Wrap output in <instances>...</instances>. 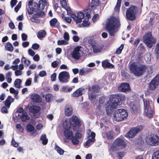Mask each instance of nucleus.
Wrapping results in <instances>:
<instances>
[{
	"label": "nucleus",
	"instance_id": "15",
	"mask_svg": "<svg viewBox=\"0 0 159 159\" xmlns=\"http://www.w3.org/2000/svg\"><path fill=\"white\" fill-rule=\"evenodd\" d=\"M18 113H20L18 114V116L23 121H25L26 120H29V118L27 113L24 111L22 107L19 108L17 110Z\"/></svg>",
	"mask_w": 159,
	"mask_h": 159
},
{
	"label": "nucleus",
	"instance_id": "48",
	"mask_svg": "<svg viewBox=\"0 0 159 159\" xmlns=\"http://www.w3.org/2000/svg\"><path fill=\"white\" fill-rule=\"evenodd\" d=\"M107 98L106 97L104 96H102L99 99V103L100 104H103L107 100Z\"/></svg>",
	"mask_w": 159,
	"mask_h": 159
},
{
	"label": "nucleus",
	"instance_id": "5",
	"mask_svg": "<svg viewBox=\"0 0 159 159\" xmlns=\"http://www.w3.org/2000/svg\"><path fill=\"white\" fill-rule=\"evenodd\" d=\"M144 43L149 48H151L156 43V39L152 37L151 32L146 33L143 37Z\"/></svg>",
	"mask_w": 159,
	"mask_h": 159
},
{
	"label": "nucleus",
	"instance_id": "28",
	"mask_svg": "<svg viewBox=\"0 0 159 159\" xmlns=\"http://www.w3.org/2000/svg\"><path fill=\"white\" fill-rule=\"evenodd\" d=\"M131 110L134 113L138 112L139 109V104H134L131 103L130 105Z\"/></svg>",
	"mask_w": 159,
	"mask_h": 159
},
{
	"label": "nucleus",
	"instance_id": "43",
	"mask_svg": "<svg viewBox=\"0 0 159 159\" xmlns=\"http://www.w3.org/2000/svg\"><path fill=\"white\" fill-rule=\"evenodd\" d=\"M68 43V42L64 40H58L57 41V44L59 45H66Z\"/></svg>",
	"mask_w": 159,
	"mask_h": 159
},
{
	"label": "nucleus",
	"instance_id": "16",
	"mask_svg": "<svg viewBox=\"0 0 159 159\" xmlns=\"http://www.w3.org/2000/svg\"><path fill=\"white\" fill-rule=\"evenodd\" d=\"M95 134L94 132H91L90 134H89L87 138L88 140L84 144V146L85 148L89 147L95 141Z\"/></svg>",
	"mask_w": 159,
	"mask_h": 159
},
{
	"label": "nucleus",
	"instance_id": "33",
	"mask_svg": "<svg viewBox=\"0 0 159 159\" xmlns=\"http://www.w3.org/2000/svg\"><path fill=\"white\" fill-rule=\"evenodd\" d=\"M21 83V80L20 79H16L14 82V85L15 87L18 89L21 88L20 84Z\"/></svg>",
	"mask_w": 159,
	"mask_h": 159
},
{
	"label": "nucleus",
	"instance_id": "18",
	"mask_svg": "<svg viewBox=\"0 0 159 159\" xmlns=\"http://www.w3.org/2000/svg\"><path fill=\"white\" fill-rule=\"evenodd\" d=\"M159 84V74L152 80L149 84V88L153 90L155 89Z\"/></svg>",
	"mask_w": 159,
	"mask_h": 159
},
{
	"label": "nucleus",
	"instance_id": "20",
	"mask_svg": "<svg viewBox=\"0 0 159 159\" xmlns=\"http://www.w3.org/2000/svg\"><path fill=\"white\" fill-rule=\"evenodd\" d=\"M116 107H117L115 106V104H112V103H110L108 102H107L105 104L106 110L107 114L111 113L113 110Z\"/></svg>",
	"mask_w": 159,
	"mask_h": 159
},
{
	"label": "nucleus",
	"instance_id": "12",
	"mask_svg": "<svg viewBox=\"0 0 159 159\" xmlns=\"http://www.w3.org/2000/svg\"><path fill=\"white\" fill-rule=\"evenodd\" d=\"M80 47L75 48L71 53L72 57L76 60H79L83 55V52Z\"/></svg>",
	"mask_w": 159,
	"mask_h": 159
},
{
	"label": "nucleus",
	"instance_id": "37",
	"mask_svg": "<svg viewBox=\"0 0 159 159\" xmlns=\"http://www.w3.org/2000/svg\"><path fill=\"white\" fill-rule=\"evenodd\" d=\"M73 87H68L67 86H63L61 88V91L64 92H70L72 90Z\"/></svg>",
	"mask_w": 159,
	"mask_h": 159
},
{
	"label": "nucleus",
	"instance_id": "26",
	"mask_svg": "<svg viewBox=\"0 0 159 159\" xmlns=\"http://www.w3.org/2000/svg\"><path fill=\"white\" fill-rule=\"evenodd\" d=\"M30 98L33 102H40L41 101V97L38 94L34 93L30 96Z\"/></svg>",
	"mask_w": 159,
	"mask_h": 159
},
{
	"label": "nucleus",
	"instance_id": "31",
	"mask_svg": "<svg viewBox=\"0 0 159 159\" xmlns=\"http://www.w3.org/2000/svg\"><path fill=\"white\" fill-rule=\"evenodd\" d=\"M40 140L42 141V144L44 145H46L48 142V139L45 134H42L40 138Z\"/></svg>",
	"mask_w": 159,
	"mask_h": 159
},
{
	"label": "nucleus",
	"instance_id": "13",
	"mask_svg": "<svg viewBox=\"0 0 159 159\" xmlns=\"http://www.w3.org/2000/svg\"><path fill=\"white\" fill-rule=\"evenodd\" d=\"M89 42L90 43L94 53H98L102 51L103 48V46L102 44L97 43L95 41L93 40H89Z\"/></svg>",
	"mask_w": 159,
	"mask_h": 159
},
{
	"label": "nucleus",
	"instance_id": "34",
	"mask_svg": "<svg viewBox=\"0 0 159 159\" xmlns=\"http://www.w3.org/2000/svg\"><path fill=\"white\" fill-rule=\"evenodd\" d=\"M58 22L57 20L55 18L51 19L50 21V24L51 26L53 28L58 25Z\"/></svg>",
	"mask_w": 159,
	"mask_h": 159
},
{
	"label": "nucleus",
	"instance_id": "14",
	"mask_svg": "<svg viewBox=\"0 0 159 159\" xmlns=\"http://www.w3.org/2000/svg\"><path fill=\"white\" fill-rule=\"evenodd\" d=\"M135 7L134 6L130 7L126 11L127 18L131 20H134L135 18Z\"/></svg>",
	"mask_w": 159,
	"mask_h": 159
},
{
	"label": "nucleus",
	"instance_id": "29",
	"mask_svg": "<svg viewBox=\"0 0 159 159\" xmlns=\"http://www.w3.org/2000/svg\"><path fill=\"white\" fill-rule=\"evenodd\" d=\"M5 49L10 52H12L14 49V48L12 44L9 42H7L5 46Z\"/></svg>",
	"mask_w": 159,
	"mask_h": 159
},
{
	"label": "nucleus",
	"instance_id": "63",
	"mask_svg": "<svg viewBox=\"0 0 159 159\" xmlns=\"http://www.w3.org/2000/svg\"><path fill=\"white\" fill-rule=\"evenodd\" d=\"M150 54L149 53L147 54L145 57V60L148 62L150 61Z\"/></svg>",
	"mask_w": 159,
	"mask_h": 159
},
{
	"label": "nucleus",
	"instance_id": "57",
	"mask_svg": "<svg viewBox=\"0 0 159 159\" xmlns=\"http://www.w3.org/2000/svg\"><path fill=\"white\" fill-rule=\"evenodd\" d=\"M28 13L29 14H32L34 12V9L32 8V7H29L27 9Z\"/></svg>",
	"mask_w": 159,
	"mask_h": 159
},
{
	"label": "nucleus",
	"instance_id": "40",
	"mask_svg": "<svg viewBox=\"0 0 159 159\" xmlns=\"http://www.w3.org/2000/svg\"><path fill=\"white\" fill-rule=\"evenodd\" d=\"M90 69L89 68H83L80 70L79 74L81 75H82L85 73H88L90 71Z\"/></svg>",
	"mask_w": 159,
	"mask_h": 159
},
{
	"label": "nucleus",
	"instance_id": "55",
	"mask_svg": "<svg viewBox=\"0 0 159 159\" xmlns=\"http://www.w3.org/2000/svg\"><path fill=\"white\" fill-rule=\"evenodd\" d=\"M90 9H87L84 11L85 13L86 14V16L88 18L91 17V16L90 14Z\"/></svg>",
	"mask_w": 159,
	"mask_h": 159
},
{
	"label": "nucleus",
	"instance_id": "62",
	"mask_svg": "<svg viewBox=\"0 0 159 159\" xmlns=\"http://www.w3.org/2000/svg\"><path fill=\"white\" fill-rule=\"evenodd\" d=\"M39 47V45L37 43L33 44L32 46V48L34 50H37Z\"/></svg>",
	"mask_w": 159,
	"mask_h": 159
},
{
	"label": "nucleus",
	"instance_id": "56",
	"mask_svg": "<svg viewBox=\"0 0 159 159\" xmlns=\"http://www.w3.org/2000/svg\"><path fill=\"white\" fill-rule=\"evenodd\" d=\"M32 79L31 78H28L26 80L25 84L26 86H30L31 83Z\"/></svg>",
	"mask_w": 159,
	"mask_h": 159
},
{
	"label": "nucleus",
	"instance_id": "58",
	"mask_svg": "<svg viewBox=\"0 0 159 159\" xmlns=\"http://www.w3.org/2000/svg\"><path fill=\"white\" fill-rule=\"evenodd\" d=\"M15 74L16 76L21 75L22 74V71L17 69L15 71Z\"/></svg>",
	"mask_w": 159,
	"mask_h": 159
},
{
	"label": "nucleus",
	"instance_id": "10",
	"mask_svg": "<svg viewBox=\"0 0 159 159\" xmlns=\"http://www.w3.org/2000/svg\"><path fill=\"white\" fill-rule=\"evenodd\" d=\"M70 75L68 72L63 71L61 72L59 74L58 79L60 82L62 83H66L69 81Z\"/></svg>",
	"mask_w": 159,
	"mask_h": 159
},
{
	"label": "nucleus",
	"instance_id": "49",
	"mask_svg": "<svg viewBox=\"0 0 159 159\" xmlns=\"http://www.w3.org/2000/svg\"><path fill=\"white\" fill-rule=\"evenodd\" d=\"M124 48V45L122 44L116 50V53L118 54H120Z\"/></svg>",
	"mask_w": 159,
	"mask_h": 159
},
{
	"label": "nucleus",
	"instance_id": "32",
	"mask_svg": "<svg viewBox=\"0 0 159 159\" xmlns=\"http://www.w3.org/2000/svg\"><path fill=\"white\" fill-rule=\"evenodd\" d=\"M21 62L25 66H28L30 63V61L26 59L25 57H23L21 59Z\"/></svg>",
	"mask_w": 159,
	"mask_h": 159
},
{
	"label": "nucleus",
	"instance_id": "4",
	"mask_svg": "<svg viewBox=\"0 0 159 159\" xmlns=\"http://www.w3.org/2000/svg\"><path fill=\"white\" fill-rule=\"evenodd\" d=\"M126 145L122 139L118 138L115 140L112 144L111 150L114 151L119 149H123L125 148Z\"/></svg>",
	"mask_w": 159,
	"mask_h": 159
},
{
	"label": "nucleus",
	"instance_id": "41",
	"mask_svg": "<svg viewBox=\"0 0 159 159\" xmlns=\"http://www.w3.org/2000/svg\"><path fill=\"white\" fill-rule=\"evenodd\" d=\"M71 142L74 145H76L78 144L79 142L78 139L76 138L75 137L72 136L71 138Z\"/></svg>",
	"mask_w": 159,
	"mask_h": 159
},
{
	"label": "nucleus",
	"instance_id": "25",
	"mask_svg": "<svg viewBox=\"0 0 159 159\" xmlns=\"http://www.w3.org/2000/svg\"><path fill=\"white\" fill-rule=\"evenodd\" d=\"M85 90L84 89L81 88L78 89L73 93V96L75 97H77L82 95L84 92Z\"/></svg>",
	"mask_w": 159,
	"mask_h": 159
},
{
	"label": "nucleus",
	"instance_id": "50",
	"mask_svg": "<svg viewBox=\"0 0 159 159\" xmlns=\"http://www.w3.org/2000/svg\"><path fill=\"white\" fill-rule=\"evenodd\" d=\"M99 4V0H92L91 7H93L98 6Z\"/></svg>",
	"mask_w": 159,
	"mask_h": 159
},
{
	"label": "nucleus",
	"instance_id": "60",
	"mask_svg": "<svg viewBox=\"0 0 159 159\" xmlns=\"http://www.w3.org/2000/svg\"><path fill=\"white\" fill-rule=\"evenodd\" d=\"M64 38L66 41H68L69 39V34L67 32H65L64 35Z\"/></svg>",
	"mask_w": 159,
	"mask_h": 159
},
{
	"label": "nucleus",
	"instance_id": "11",
	"mask_svg": "<svg viewBox=\"0 0 159 159\" xmlns=\"http://www.w3.org/2000/svg\"><path fill=\"white\" fill-rule=\"evenodd\" d=\"M143 128V127L142 125L139 126L136 128H133L125 135V136L129 138H132L134 137L138 132L142 130Z\"/></svg>",
	"mask_w": 159,
	"mask_h": 159
},
{
	"label": "nucleus",
	"instance_id": "1",
	"mask_svg": "<svg viewBox=\"0 0 159 159\" xmlns=\"http://www.w3.org/2000/svg\"><path fill=\"white\" fill-rule=\"evenodd\" d=\"M120 26L119 20L118 18L111 17L108 18L106 22V27L109 35L111 36L114 35L117 32V28Z\"/></svg>",
	"mask_w": 159,
	"mask_h": 159
},
{
	"label": "nucleus",
	"instance_id": "52",
	"mask_svg": "<svg viewBox=\"0 0 159 159\" xmlns=\"http://www.w3.org/2000/svg\"><path fill=\"white\" fill-rule=\"evenodd\" d=\"M38 17L36 16L35 15H34V14L32 16V17L31 18V20L33 22H34L35 23H38L39 22V21L37 19Z\"/></svg>",
	"mask_w": 159,
	"mask_h": 159
},
{
	"label": "nucleus",
	"instance_id": "42",
	"mask_svg": "<svg viewBox=\"0 0 159 159\" xmlns=\"http://www.w3.org/2000/svg\"><path fill=\"white\" fill-rule=\"evenodd\" d=\"M34 15H35L36 16L38 17H42L45 16V13L43 11H39L34 14Z\"/></svg>",
	"mask_w": 159,
	"mask_h": 159
},
{
	"label": "nucleus",
	"instance_id": "59",
	"mask_svg": "<svg viewBox=\"0 0 159 159\" xmlns=\"http://www.w3.org/2000/svg\"><path fill=\"white\" fill-rule=\"evenodd\" d=\"M118 157L119 159H122L125 155V153L123 152H117Z\"/></svg>",
	"mask_w": 159,
	"mask_h": 159
},
{
	"label": "nucleus",
	"instance_id": "22",
	"mask_svg": "<svg viewBox=\"0 0 159 159\" xmlns=\"http://www.w3.org/2000/svg\"><path fill=\"white\" fill-rule=\"evenodd\" d=\"M119 101L118 96L116 95H112L110 96L109 101L107 102L115 105L116 107L118 106Z\"/></svg>",
	"mask_w": 159,
	"mask_h": 159
},
{
	"label": "nucleus",
	"instance_id": "35",
	"mask_svg": "<svg viewBox=\"0 0 159 159\" xmlns=\"http://www.w3.org/2000/svg\"><path fill=\"white\" fill-rule=\"evenodd\" d=\"M89 98L90 100L93 102L96 99V95L94 93L91 92L88 94Z\"/></svg>",
	"mask_w": 159,
	"mask_h": 159
},
{
	"label": "nucleus",
	"instance_id": "61",
	"mask_svg": "<svg viewBox=\"0 0 159 159\" xmlns=\"http://www.w3.org/2000/svg\"><path fill=\"white\" fill-rule=\"evenodd\" d=\"M11 104V102L9 101L8 100L6 99L4 101V104L6 107L7 108H9Z\"/></svg>",
	"mask_w": 159,
	"mask_h": 159
},
{
	"label": "nucleus",
	"instance_id": "3",
	"mask_svg": "<svg viewBox=\"0 0 159 159\" xmlns=\"http://www.w3.org/2000/svg\"><path fill=\"white\" fill-rule=\"evenodd\" d=\"M128 113L126 110L123 108L116 110L113 114L114 119L117 121H121L126 119Z\"/></svg>",
	"mask_w": 159,
	"mask_h": 159
},
{
	"label": "nucleus",
	"instance_id": "21",
	"mask_svg": "<svg viewBox=\"0 0 159 159\" xmlns=\"http://www.w3.org/2000/svg\"><path fill=\"white\" fill-rule=\"evenodd\" d=\"M118 89L120 91L123 92L129 91L130 89L129 84L127 83H124L120 84Z\"/></svg>",
	"mask_w": 159,
	"mask_h": 159
},
{
	"label": "nucleus",
	"instance_id": "8",
	"mask_svg": "<svg viewBox=\"0 0 159 159\" xmlns=\"http://www.w3.org/2000/svg\"><path fill=\"white\" fill-rule=\"evenodd\" d=\"M144 106V114L148 118L151 117L153 114V110L150 106L149 100L145 101L143 99Z\"/></svg>",
	"mask_w": 159,
	"mask_h": 159
},
{
	"label": "nucleus",
	"instance_id": "17",
	"mask_svg": "<svg viewBox=\"0 0 159 159\" xmlns=\"http://www.w3.org/2000/svg\"><path fill=\"white\" fill-rule=\"evenodd\" d=\"M84 14L82 11L79 12L77 15L72 14L71 15V17L75 21L76 23H80L82 21V19L84 17Z\"/></svg>",
	"mask_w": 159,
	"mask_h": 159
},
{
	"label": "nucleus",
	"instance_id": "44",
	"mask_svg": "<svg viewBox=\"0 0 159 159\" xmlns=\"http://www.w3.org/2000/svg\"><path fill=\"white\" fill-rule=\"evenodd\" d=\"M26 129L27 131L29 132H33L34 128V127L30 124H28L26 126Z\"/></svg>",
	"mask_w": 159,
	"mask_h": 159
},
{
	"label": "nucleus",
	"instance_id": "2",
	"mask_svg": "<svg viewBox=\"0 0 159 159\" xmlns=\"http://www.w3.org/2000/svg\"><path fill=\"white\" fill-rule=\"evenodd\" d=\"M129 68L131 72L135 76H140L145 72L147 67L143 65L133 62L130 64Z\"/></svg>",
	"mask_w": 159,
	"mask_h": 159
},
{
	"label": "nucleus",
	"instance_id": "53",
	"mask_svg": "<svg viewBox=\"0 0 159 159\" xmlns=\"http://www.w3.org/2000/svg\"><path fill=\"white\" fill-rule=\"evenodd\" d=\"M60 64V61H54L51 64V66L53 68L56 67L58 64Z\"/></svg>",
	"mask_w": 159,
	"mask_h": 159
},
{
	"label": "nucleus",
	"instance_id": "64",
	"mask_svg": "<svg viewBox=\"0 0 159 159\" xmlns=\"http://www.w3.org/2000/svg\"><path fill=\"white\" fill-rule=\"evenodd\" d=\"M39 75L41 77L44 76L46 75V72L44 70H42L39 72Z\"/></svg>",
	"mask_w": 159,
	"mask_h": 159
},
{
	"label": "nucleus",
	"instance_id": "19",
	"mask_svg": "<svg viewBox=\"0 0 159 159\" xmlns=\"http://www.w3.org/2000/svg\"><path fill=\"white\" fill-rule=\"evenodd\" d=\"M40 110V107L38 106H31L29 108L30 112L33 113L34 116L36 117L39 116Z\"/></svg>",
	"mask_w": 159,
	"mask_h": 159
},
{
	"label": "nucleus",
	"instance_id": "45",
	"mask_svg": "<svg viewBox=\"0 0 159 159\" xmlns=\"http://www.w3.org/2000/svg\"><path fill=\"white\" fill-rule=\"evenodd\" d=\"M152 159H159V151H156L153 154Z\"/></svg>",
	"mask_w": 159,
	"mask_h": 159
},
{
	"label": "nucleus",
	"instance_id": "7",
	"mask_svg": "<svg viewBox=\"0 0 159 159\" xmlns=\"http://www.w3.org/2000/svg\"><path fill=\"white\" fill-rule=\"evenodd\" d=\"M70 125H73V129L74 131H79V127L81 125V122L78 117L75 116H73L70 119Z\"/></svg>",
	"mask_w": 159,
	"mask_h": 159
},
{
	"label": "nucleus",
	"instance_id": "24",
	"mask_svg": "<svg viewBox=\"0 0 159 159\" xmlns=\"http://www.w3.org/2000/svg\"><path fill=\"white\" fill-rule=\"evenodd\" d=\"M60 4L61 7L66 11L67 14L70 15L71 12L70 8L67 6L66 0H60Z\"/></svg>",
	"mask_w": 159,
	"mask_h": 159
},
{
	"label": "nucleus",
	"instance_id": "51",
	"mask_svg": "<svg viewBox=\"0 0 159 159\" xmlns=\"http://www.w3.org/2000/svg\"><path fill=\"white\" fill-rule=\"evenodd\" d=\"M93 91L98 92L100 90V87L97 85H93L91 87Z\"/></svg>",
	"mask_w": 159,
	"mask_h": 159
},
{
	"label": "nucleus",
	"instance_id": "46",
	"mask_svg": "<svg viewBox=\"0 0 159 159\" xmlns=\"http://www.w3.org/2000/svg\"><path fill=\"white\" fill-rule=\"evenodd\" d=\"M121 1V0H117V4L115 8V11L116 12L118 11L119 10Z\"/></svg>",
	"mask_w": 159,
	"mask_h": 159
},
{
	"label": "nucleus",
	"instance_id": "27",
	"mask_svg": "<svg viewBox=\"0 0 159 159\" xmlns=\"http://www.w3.org/2000/svg\"><path fill=\"white\" fill-rule=\"evenodd\" d=\"M102 64V66L104 68H112L113 67V65L106 60L103 61Z\"/></svg>",
	"mask_w": 159,
	"mask_h": 159
},
{
	"label": "nucleus",
	"instance_id": "6",
	"mask_svg": "<svg viewBox=\"0 0 159 159\" xmlns=\"http://www.w3.org/2000/svg\"><path fill=\"white\" fill-rule=\"evenodd\" d=\"M146 142L148 144L156 146L159 144V137L157 135L151 134L148 136L146 138Z\"/></svg>",
	"mask_w": 159,
	"mask_h": 159
},
{
	"label": "nucleus",
	"instance_id": "47",
	"mask_svg": "<svg viewBox=\"0 0 159 159\" xmlns=\"http://www.w3.org/2000/svg\"><path fill=\"white\" fill-rule=\"evenodd\" d=\"M154 52L155 54H156L157 57H159V43H157L156 45L155 50Z\"/></svg>",
	"mask_w": 159,
	"mask_h": 159
},
{
	"label": "nucleus",
	"instance_id": "9",
	"mask_svg": "<svg viewBox=\"0 0 159 159\" xmlns=\"http://www.w3.org/2000/svg\"><path fill=\"white\" fill-rule=\"evenodd\" d=\"M63 127L65 129L64 134L66 138L68 139H71L73 136L72 132L70 130V126L67 120H65L63 123Z\"/></svg>",
	"mask_w": 159,
	"mask_h": 159
},
{
	"label": "nucleus",
	"instance_id": "54",
	"mask_svg": "<svg viewBox=\"0 0 159 159\" xmlns=\"http://www.w3.org/2000/svg\"><path fill=\"white\" fill-rule=\"evenodd\" d=\"M10 91L11 93H13L14 94H18L19 91L18 90H15L14 88L11 87L10 89Z\"/></svg>",
	"mask_w": 159,
	"mask_h": 159
},
{
	"label": "nucleus",
	"instance_id": "30",
	"mask_svg": "<svg viewBox=\"0 0 159 159\" xmlns=\"http://www.w3.org/2000/svg\"><path fill=\"white\" fill-rule=\"evenodd\" d=\"M47 5L46 0H40L39 2V5L41 9H43Z\"/></svg>",
	"mask_w": 159,
	"mask_h": 159
},
{
	"label": "nucleus",
	"instance_id": "23",
	"mask_svg": "<svg viewBox=\"0 0 159 159\" xmlns=\"http://www.w3.org/2000/svg\"><path fill=\"white\" fill-rule=\"evenodd\" d=\"M65 114L67 116H70L71 115L73 112V109L71 106L69 105L66 106L64 111Z\"/></svg>",
	"mask_w": 159,
	"mask_h": 159
},
{
	"label": "nucleus",
	"instance_id": "38",
	"mask_svg": "<svg viewBox=\"0 0 159 159\" xmlns=\"http://www.w3.org/2000/svg\"><path fill=\"white\" fill-rule=\"evenodd\" d=\"M53 98V95L50 93H48L46 95L45 97V100L47 102H50L52 100Z\"/></svg>",
	"mask_w": 159,
	"mask_h": 159
},
{
	"label": "nucleus",
	"instance_id": "36",
	"mask_svg": "<svg viewBox=\"0 0 159 159\" xmlns=\"http://www.w3.org/2000/svg\"><path fill=\"white\" fill-rule=\"evenodd\" d=\"M46 34V32L44 30H40L37 34V37L39 39L43 38L45 37Z\"/></svg>",
	"mask_w": 159,
	"mask_h": 159
},
{
	"label": "nucleus",
	"instance_id": "39",
	"mask_svg": "<svg viewBox=\"0 0 159 159\" xmlns=\"http://www.w3.org/2000/svg\"><path fill=\"white\" fill-rule=\"evenodd\" d=\"M55 149L60 155H62L63 154L64 151L61 148L59 147L58 146L56 145L55 147Z\"/></svg>",
	"mask_w": 159,
	"mask_h": 159
}]
</instances>
